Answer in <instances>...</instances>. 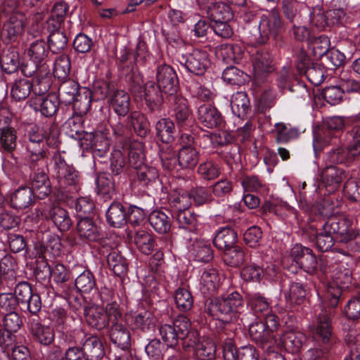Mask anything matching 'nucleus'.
Masks as SVG:
<instances>
[{
	"label": "nucleus",
	"instance_id": "412c9836",
	"mask_svg": "<svg viewBox=\"0 0 360 360\" xmlns=\"http://www.w3.org/2000/svg\"><path fill=\"white\" fill-rule=\"evenodd\" d=\"M41 214L44 219L51 221L61 232L68 231L72 225L68 211L59 205H54L44 210Z\"/></svg>",
	"mask_w": 360,
	"mask_h": 360
},
{
	"label": "nucleus",
	"instance_id": "ea45409f",
	"mask_svg": "<svg viewBox=\"0 0 360 360\" xmlns=\"http://www.w3.org/2000/svg\"><path fill=\"white\" fill-rule=\"evenodd\" d=\"M108 224L115 228H120L127 223V211L119 202H113L106 212Z\"/></svg>",
	"mask_w": 360,
	"mask_h": 360
},
{
	"label": "nucleus",
	"instance_id": "864d4df0",
	"mask_svg": "<svg viewBox=\"0 0 360 360\" xmlns=\"http://www.w3.org/2000/svg\"><path fill=\"white\" fill-rule=\"evenodd\" d=\"M148 221L154 230L159 233H166L171 229L170 217L161 210L153 211L149 214Z\"/></svg>",
	"mask_w": 360,
	"mask_h": 360
},
{
	"label": "nucleus",
	"instance_id": "c03bdc74",
	"mask_svg": "<svg viewBox=\"0 0 360 360\" xmlns=\"http://www.w3.org/2000/svg\"><path fill=\"white\" fill-rule=\"evenodd\" d=\"M250 100L245 92L238 91L233 94L231 107L233 113L240 119H243L250 112Z\"/></svg>",
	"mask_w": 360,
	"mask_h": 360
},
{
	"label": "nucleus",
	"instance_id": "c9c22d12",
	"mask_svg": "<svg viewBox=\"0 0 360 360\" xmlns=\"http://www.w3.org/2000/svg\"><path fill=\"white\" fill-rule=\"evenodd\" d=\"M238 234L229 227H223L217 231L213 240L214 245L219 250L225 251L236 245Z\"/></svg>",
	"mask_w": 360,
	"mask_h": 360
},
{
	"label": "nucleus",
	"instance_id": "423d86ee",
	"mask_svg": "<svg viewBox=\"0 0 360 360\" xmlns=\"http://www.w3.org/2000/svg\"><path fill=\"white\" fill-rule=\"evenodd\" d=\"M282 26V18L277 11H273L267 15H263L258 26V34L255 36V43L258 45L265 44L273 37L276 39L278 46H283V39L278 36Z\"/></svg>",
	"mask_w": 360,
	"mask_h": 360
},
{
	"label": "nucleus",
	"instance_id": "5701e85b",
	"mask_svg": "<svg viewBox=\"0 0 360 360\" xmlns=\"http://www.w3.org/2000/svg\"><path fill=\"white\" fill-rule=\"evenodd\" d=\"M197 117L199 122L208 129L221 128L224 125L221 112L210 104L200 105L198 109Z\"/></svg>",
	"mask_w": 360,
	"mask_h": 360
},
{
	"label": "nucleus",
	"instance_id": "cd10ccee",
	"mask_svg": "<svg viewBox=\"0 0 360 360\" xmlns=\"http://www.w3.org/2000/svg\"><path fill=\"white\" fill-rule=\"evenodd\" d=\"M62 243L58 236L46 233L44 234L41 242L37 244V249L39 250V258H46L47 254L57 257L61 254Z\"/></svg>",
	"mask_w": 360,
	"mask_h": 360
},
{
	"label": "nucleus",
	"instance_id": "a878e982",
	"mask_svg": "<svg viewBox=\"0 0 360 360\" xmlns=\"http://www.w3.org/2000/svg\"><path fill=\"white\" fill-rule=\"evenodd\" d=\"M79 237L90 242H98L103 238L102 231L90 217H81L77 224Z\"/></svg>",
	"mask_w": 360,
	"mask_h": 360
},
{
	"label": "nucleus",
	"instance_id": "bb28decb",
	"mask_svg": "<svg viewBox=\"0 0 360 360\" xmlns=\"http://www.w3.org/2000/svg\"><path fill=\"white\" fill-rule=\"evenodd\" d=\"M110 108L120 117H125L129 115L131 99L127 92L117 89L108 101Z\"/></svg>",
	"mask_w": 360,
	"mask_h": 360
},
{
	"label": "nucleus",
	"instance_id": "a211bd4d",
	"mask_svg": "<svg viewBox=\"0 0 360 360\" xmlns=\"http://www.w3.org/2000/svg\"><path fill=\"white\" fill-rule=\"evenodd\" d=\"M251 340L262 349L269 348L276 344L274 332L262 321H255L249 326Z\"/></svg>",
	"mask_w": 360,
	"mask_h": 360
},
{
	"label": "nucleus",
	"instance_id": "774afa93",
	"mask_svg": "<svg viewBox=\"0 0 360 360\" xmlns=\"http://www.w3.org/2000/svg\"><path fill=\"white\" fill-rule=\"evenodd\" d=\"M195 352L200 360L214 359L217 352L216 344L212 340L204 339L198 343Z\"/></svg>",
	"mask_w": 360,
	"mask_h": 360
},
{
	"label": "nucleus",
	"instance_id": "1a4fd4ad",
	"mask_svg": "<svg viewBox=\"0 0 360 360\" xmlns=\"http://www.w3.org/2000/svg\"><path fill=\"white\" fill-rule=\"evenodd\" d=\"M324 224L328 233H331L340 243H348L358 235L353 221L349 218H329Z\"/></svg>",
	"mask_w": 360,
	"mask_h": 360
},
{
	"label": "nucleus",
	"instance_id": "ddd939ff",
	"mask_svg": "<svg viewBox=\"0 0 360 360\" xmlns=\"http://www.w3.org/2000/svg\"><path fill=\"white\" fill-rule=\"evenodd\" d=\"M184 320V315L178 316L172 325L164 324L160 327V334L167 349L181 348L179 340L181 337H184V333L186 330Z\"/></svg>",
	"mask_w": 360,
	"mask_h": 360
},
{
	"label": "nucleus",
	"instance_id": "bf43d9fd",
	"mask_svg": "<svg viewBox=\"0 0 360 360\" xmlns=\"http://www.w3.org/2000/svg\"><path fill=\"white\" fill-rule=\"evenodd\" d=\"M17 146L16 131L13 127H0V147L3 152L11 153Z\"/></svg>",
	"mask_w": 360,
	"mask_h": 360
},
{
	"label": "nucleus",
	"instance_id": "c85d7f7f",
	"mask_svg": "<svg viewBox=\"0 0 360 360\" xmlns=\"http://www.w3.org/2000/svg\"><path fill=\"white\" fill-rule=\"evenodd\" d=\"M346 178V172L342 168L332 165L326 167L321 174L322 183L330 192L336 190Z\"/></svg>",
	"mask_w": 360,
	"mask_h": 360
},
{
	"label": "nucleus",
	"instance_id": "13d9d810",
	"mask_svg": "<svg viewBox=\"0 0 360 360\" xmlns=\"http://www.w3.org/2000/svg\"><path fill=\"white\" fill-rule=\"evenodd\" d=\"M207 14L211 21L230 20L233 17L230 6L223 2L214 3L208 6Z\"/></svg>",
	"mask_w": 360,
	"mask_h": 360
},
{
	"label": "nucleus",
	"instance_id": "37998d69",
	"mask_svg": "<svg viewBox=\"0 0 360 360\" xmlns=\"http://www.w3.org/2000/svg\"><path fill=\"white\" fill-rule=\"evenodd\" d=\"M188 248L189 252L195 257V260L198 262H209L214 257L213 250L210 245L204 240L194 238Z\"/></svg>",
	"mask_w": 360,
	"mask_h": 360
},
{
	"label": "nucleus",
	"instance_id": "473e14b6",
	"mask_svg": "<svg viewBox=\"0 0 360 360\" xmlns=\"http://www.w3.org/2000/svg\"><path fill=\"white\" fill-rule=\"evenodd\" d=\"M86 146L93 150L94 155L103 157L110 148V141L102 131L89 132L86 134Z\"/></svg>",
	"mask_w": 360,
	"mask_h": 360
},
{
	"label": "nucleus",
	"instance_id": "9b49d317",
	"mask_svg": "<svg viewBox=\"0 0 360 360\" xmlns=\"http://www.w3.org/2000/svg\"><path fill=\"white\" fill-rule=\"evenodd\" d=\"M168 99L179 131H188L189 128H192L194 121L188 100L179 94Z\"/></svg>",
	"mask_w": 360,
	"mask_h": 360
},
{
	"label": "nucleus",
	"instance_id": "2eb2a0df",
	"mask_svg": "<svg viewBox=\"0 0 360 360\" xmlns=\"http://www.w3.org/2000/svg\"><path fill=\"white\" fill-rule=\"evenodd\" d=\"M120 76L133 96L142 97L144 86L143 77L135 64L122 66Z\"/></svg>",
	"mask_w": 360,
	"mask_h": 360
},
{
	"label": "nucleus",
	"instance_id": "8fccbe9b",
	"mask_svg": "<svg viewBox=\"0 0 360 360\" xmlns=\"http://www.w3.org/2000/svg\"><path fill=\"white\" fill-rule=\"evenodd\" d=\"M27 56L37 62L46 65L49 56V48L43 39H37L32 42L26 51Z\"/></svg>",
	"mask_w": 360,
	"mask_h": 360
},
{
	"label": "nucleus",
	"instance_id": "6e6d98bb",
	"mask_svg": "<svg viewBox=\"0 0 360 360\" xmlns=\"http://www.w3.org/2000/svg\"><path fill=\"white\" fill-rule=\"evenodd\" d=\"M199 153L195 147L181 148L178 153V165L180 169H191L198 164Z\"/></svg>",
	"mask_w": 360,
	"mask_h": 360
},
{
	"label": "nucleus",
	"instance_id": "4be33fe9",
	"mask_svg": "<svg viewBox=\"0 0 360 360\" xmlns=\"http://www.w3.org/2000/svg\"><path fill=\"white\" fill-rule=\"evenodd\" d=\"M162 88L155 81H148L143 87L142 96L147 107L151 112L160 111L164 103Z\"/></svg>",
	"mask_w": 360,
	"mask_h": 360
},
{
	"label": "nucleus",
	"instance_id": "7c9ffc66",
	"mask_svg": "<svg viewBox=\"0 0 360 360\" xmlns=\"http://www.w3.org/2000/svg\"><path fill=\"white\" fill-rule=\"evenodd\" d=\"M35 195L30 186H20L10 196V202L12 207L16 210H23L34 203Z\"/></svg>",
	"mask_w": 360,
	"mask_h": 360
},
{
	"label": "nucleus",
	"instance_id": "39448f33",
	"mask_svg": "<svg viewBox=\"0 0 360 360\" xmlns=\"http://www.w3.org/2000/svg\"><path fill=\"white\" fill-rule=\"evenodd\" d=\"M345 128V120L341 117H333L326 119L314 131L313 146L316 154L328 146L335 133Z\"/></svg>",
	"mask_w": 360,
	"mask_h": 360
},
{
	"label": "nucleus",
	"instance_id": "7ed1b4c3",
	"mask_svg": "<svg viewBox=\"0 0 360 360\" xmlns=\"http://www.w3.org/2000/svg\"><path fill=\"white\" fill-rule=\"evenodd\" d=\"M52 172L61 192L75 193L79 189L81 176L72 165L66 162L62 153L55 151L51 157Z\"/></svg>",
	"mask_w": 360,
	"mask_h": 360
},
{
	"label": "nucleus",
	"instance_id": "3c124183",
	"mask_svg": "<svg viewBox=\"0 0 360 360\" xmlns=\"http://www.w3.org/2000/svg\"><path fill=\"white\" fill-rule=\"evenodd\" d=\"M7 263H14L13 257L10 255L4 256L0 262V290L11 288L17 281L14 271L4 267Z\"/></svg>",
	"mask_w": 360,
	"mask_h": 360
},
{
	"label": "nucleus",
	"instance_id": "f03ea898",
	"mask_svg": "<svg viewBox=\"0 0 360 360\" xmlns=\"http://www.w3.org/2000/svg\"><path fill=\"white\" fill-rule=\"evenodd\" d=\"M243 304L242 295L234 291L226 296L207 300L205 304V311L216 319L230 323L237 319L238 309Z\"/></svg>",
	"mask_w": 360,
	"mask_h": 360
},
{
	"label": "nucleus",
	"instance_id": "69168bd1",
	"mask_svg": "<svg viewBox=\"0 0 360 360\" xmlns=\"http://www.w3.org/2000/svg\"><path fill=\"white\" fill-rule=\"evenodd\" d=\"M75 287L82 293L96 291L97 288L94 275L89 270L84 271L76 278Z\"/></svg>",
	"mask_w": 360,
	"mask_h": 360
},
{
	"label": "nucleus",
	"instance_id": "dca6fc26",
	"mask_svg": "<svg viewBox=\"0 0 360 360\" xmlns=\"http://www.w3.org/2000/svg\"><path fill=\"white\" fill-rule=\"evenodd\" d=\"M28 320L31 340L42 346L51 345L55 337L53 330L48 326L43 325L39 317H29Z\"/></svg>",
	"mask_w": 360,
	"mask_h": 360
},
{
	"label": "nucleus",
	"instance_id": "a19ab883",
	"mask_svg": "<svg viewBox=\"0 0 360 360\" xmlns=\"http://www.w3.org/2000/svg\"><path fill=\"white\" fill-rule=\"evenodd\" d=\"M128 169L125 155L120 150H114L109 160L110 174L112 178L120 179L122 175L127 174Z\"/></svg>",
	"mask_w": 360,
	"mask_h": 360
},
{
	"label": "nucleus",
	"instance_id": "72a5a7b5",
	"mask_svg": "<svg viewBox=\"0 0 360 360\" xmlns=\"http://www.w3.org/2000/svg\"><path fill=\"white\" fill-rule=\"evenodd\" d=\"M31 189L39 199H44L51 193L52 186L48 174L44 171L34 172L31 180Z\"/></svg>",
	"mask_w": 360,
	"mask_h": 360
},
{
	"label": "nucleus",
	"instance_id": "0e129e2a",
	"mask_svg": "<svg viewBox=\"0 0 360 360\" xmlns=\"http://www.w3.org/2000/svg\"><path fill=\"white\" fill-rule=\"evenodd\" d=\"M274 133L277 143H286L297 139L300 134L298 129L282 122L276 124Z\"/></svg>",
	"mask_w": 360,
	"mask_h": 360
},
{
	"label": "nucleus",
	"instance_id": "4c0bfd02",
	"mask_svg": "<svg viewBox=\"0 0 360 360\" xmlns=\"http://www.w3.org/2000/svg\"><path fill=\"white\" fill-rule=\"evenodd\" d=\"M107 263L115 275L123 278L128 271V263L120 252L115 248H110V251L106 255Z\"/></svg>",
	"mask_w": 360,
	"mask_h": 360
},
{
	"label": "nucleus",
	"instance_id": "393cba45",
	"mask_svg": "<svg viewBox=\"0 0 360 360\" xmlns=\"http://www.w3.org/2000/svg\"><path fill=\"white\" fill-rule=\"evenodd\" d=\"M288 330L285 331L282 337V344L286 351L292 354L300 352L306 344L307 338L306 335L293 328V325L288 326Z\"/></svg>",
	"mask_w": 360,
	"mask_h": 360
},
{
	"label": "nucleus",
	"instance_id": "09e8293b",
	"mask_svg": "<svg viewBox=\"0 0 360 360\" xmlns=\"http://www.w3.org/2000/svg\"><path fill=\"white\" fill-rule=\"evenodd\" d=\"M36 103V110H39L46 117H52L58 110L60 103L58 96L53 94H48L46 97H39Z\"/></svg>",
	"mask_w": 360,
	"mask_h": 360
},
{
	"label": "nucleus",
	"instance_id": "c756f323",
	"mask_svg": "<svg viewBox=\"0 0 360 360\" xmlns=\"http://www.w3.org/2000/svg\"><path fill=\"white\" fill-rule=\"evenodd\" d=\"M132 238L137 249L144 255H150L158 250L155 236L145 229L135 230Z\"/></svg>",
	"mask_w": 360,
	"mask_h": 360
},
{
	"label": "nucleus",
	"instance_id": "f3484780",
	"mask_svg": "<svg viewBox=\"0 0 360 360\" xmlns=\"http://www.w3.org/2000/svg\"><path fill=\"white\" fill-rule=\"evenodd\" d=\"M224 360H258L257 349L252 345L237 349L231 339H227L221 345Z\"/></svg>",
	"mask_w": 360,
	"mask_h": 360
},
{
	"label": "nucleus",
	"instance_id": "0eeeda50",
	"mask_svg": "<svg viewBox=\"0 0 360 360\" xmlns=\"http://www.w3.org/2000/svg\"><path fill=\"white\" fill-rule=\"evenodd\" d=\"M3 12L6 20L2 27L1 37L4 43L11 44L15 41L23 32L25 17L16 8L4 7Z\"/></svg>",
	"mask_w": 360,
	"mask_h": 360
},
{
	"label": "nucleus",
	"instance_id": "de8ad7c7",
	"mask_svg": "<svg viewBox=\"0 0 360 360\" xmlns=\"http://www.w3.org/2000/svg\"><path fill=\"white\" fill-rule=\"evenodd\" d=\"M33 89V79L20 78L15 79L12 84L11 96L17 101L25 100Z\"/></svg>",
	"mask_w": 360,
	"mask_h": 360
},
{
	"label": "nucleus",
	"instance_id": "052dcab7",
	"mask_svg": "<svg viewBox=\"0 0 360 360\" xmlns=\"http://www.w3.org/2000/svg\"><path fill=\"white\" fill-rule=\"evenodd\" d=\"M285 297L290 304H302L306 300V286L304 283L294 281L285 292Z\"/></svg>",
	"mask_w": 360,
	"mask_h": 360
},
{
	"label": "nucleus",
	"instance_id": "f257e3e1",
	"mask_svg": "<svg viewBox=\"0 0 360 360\" xmlns=\"http://www.w3.org/2000/svg\"><path fill=\"white\" fill-rule=\"evenodd\" d=\"M331 312L325 311L318 318L314 338L324 345L323 349L313 348L306 354V360H329L332 351L336 347V338L333 333Z\"/></svg>",
	"mask_w": 360,
	"mask_h": 360
},
{
	"label": "nucleus",
	"instance_id": "5fc2aeb1",
	"mask_svg": "<svg viewBox=\"0 0 360 360\" xmlns=\"http://www.w3.org/2000/svg\"><path fill=\"white\" fill-rule=\"evenodd\" d=\"M217 53L226 63H238L243 58V51L240 46L233 44H221Z\"/></svg>",
	"mask_w": 360,
	"mask_h": 360
},
{
	"label": "nucleus",
	"instance_id": "58836bf2",
	"mask_svg": "<svg viewBox=\"0 0 360 360\" xmlns=\"http://www.w3.org/2000/svg\"><path fill=\"white\" fill-rule=\"evenodd\" d=\"M127 120L131 131H134L137 136L145 138L150 134V122L146 117L141 112H131L127 116Z\"/></svg>",
	"mask_w": 360,
	"mask_h": 360
},
{
	"label": "nucleus",
	"instance_id": "aec40b11",
	"mask_svg": "<svg viewBox=\"0 0 360 360\" xmlns=\"http://www.w3.org/2000/svg\"><path fill=\"white\" fill-rule=\"evenodd\" d=\"M302 236L311 242H315L316 248L321 252H327L330 250L336 241L333 236L328 233L325 224L319 232L311 226L304 228L302 229Z\"/></svg>",
	"mask_w": 360,
	"mask_h": 360
},
{
	"label": "nucleus",
	"instance_id": "79ce46f5",
	"mask_svg": "<svg viewBox=\"0 0 360 360\" xmlns=\"http://www.w3.org/2000/svg\"><path fill=\"white\" fill-rule=\"evenodd\" d=\"M157 138L164 143L174 141L175 124L169 118H161L155 126Z\"/></svg>",
	"mask_w": 360,
	"mask_h": 360
},
{
	"label": "nucleus",
	"instance_id": "b1692460",
	"mask_svg": "<svg viewBox=\"0 0 360 360\" xmlns=\"http://www.w3.org/2000/svg\"><path fill=\"white\" fill-rule=\"evenodd\" d=\"M77 335L85 338L84 341L82 342V348L86 360H101L104 356V347L98 337H86L81 330L77 331Z\"/></svg>",
	"mask_w": 360,
	"mask_h": 360
},
{
	"label": "nucleus",
	"instance_id": "f704fd0d",
	"mask_svg": "<svg viewBox=\"0 0 360 360\" xmlns=\"http://www.w3.org/2000/svg\"><path fill=\"white\" fill-rule=\"evenodd\" d=\"M110 341L122 349H127L131 346V335L124 323L112 324L109 330Z\"/></svg>",
	"mask_w": 360,
	"mask_h": 360
},
{
	"label": "nucleus",
	"instance_id": "9d476101",
	"mask_svg": "<svg viewBox=\"0 0 360 360\" xmlns=\"http://www.w3.org/2000/svg\"><path fill=\"white\" fill-rule=\"evenodd\" d=\"M254 83L261 86L268 80L270 73L275 70L272 56L266 50H259L252 57Z\"/></svg>",
	"mask_w": 360,
	"mask_h": 360
},
{
	"label": "nucleus",
	"instance_id": "2f4dec72",
	"mask_svg": "<svg viewBox=\"0 0 360 360\" xmlns=\"http://www.w3.org/2000/svg\"><path fill=\"white\" fill-rule=\"evenodd\" d=\"M86 323L98 330H101L108 326L106 313L103 308L98 306L86 307L84 310Z\"/></svg>",
	"mask_w": 360,
	"mask_h": 360
},
{
	"label": "nucleus",
	"instance_id": "6ab92c4d",
	"mask_svg": "<svg viewBox=\"0 0 360 360\" xmlns=\"http://www.w3.org/2000/svg\"><path fill=\"white\" fill-rule=\"evenodd\" d=\"M115 294L112 290L105 288L100 292V297L103 302H107L105 312L106 313L107 322L109 325L123 323V311L117 300L114 299Z\"/></svg>",
	"mask_w": 360,
	"mask_h": 360
},
{
	"label": "nucleus",
	"instance_id": "6e6552de",
	"mask_svg": "<svg viewBox=\"0 0 360 360\" xmlns=\"http://www.w3.org/2000/svg\"><path fill=\"white\" fill-rule=\"evenodd\" d=\"M176 60L188 72L198 76L203 75L210 65L208 53L200 49H194L187 55L177 53Z\"/></svg>",
	"mask_w": 360,
	"mask_h": 360
},
{
	"label": "nucleus",
	"instance_id": "49530a36",
	"mask_svg": "<svg viewBox=\"0 0 360 360\" xmlns=\"http://www.w3.org/2000/svg\"><path fill=\"white\" fill-rule=\"evenodd\" d=\"M124 118L118 117L117 120L112 122L110 124L112 135L122 144L127 143L132 136V131L129 123H128L127 116L125 117V119Z\"/></svg>",
	"mask_w": 360,
	"mask_h": 360
},
{
	"label": "nucleus",
	"instance_id": "20e7f679",
	"mask_svg": "<svg viewBox=\"0 0 360 360\" xmlns=\"http://www.w3.org/2000/svg\"><path fill=\"white\" fill-rule=\"evenodd\" d=\"M352 272L349 268L340 266L333 276L327 287L324 304L326 307L333 309L338 307L343 299V292L352 283Z\"/></svg>",
	"mask_w": 360,
	"mask_h": 360
},
{
	"label": "nucleus",
	"instance_id": "a18cd8bd",
	"mask_svg": "<svg viewBox=\"0 0 360 360\" xmlns=\"http://www.w3.org/2000/svg\"><path fill=\"white\" fill-rule=\"evenodd\" d=\"M248 305L257 317H263L270 312V302L263 295L257 292L249 295Z\"/></svg>",
	"mask_w": 360,
	"mask_h": 360
},
{
	"label": "nucleus",
	"instance_id": "f8f14e48",
	"mask_svg": "<svg viewBox=\"0 0 360 360\" xmlns=\"http://www.w3.org/2000/svg\"><path fill=\"white\" fill-rule=\"evenodd\" d=\"M156 83L162 88L167 98L178 94L179 79L176 71L167 64L159 65L156 68Z\"/></svg>",
	"mask_w": 360,
	"mask_h": 360
},
{
	"label": "nucleus",
	"instance_id": "603ef678",
	"mask_svg": "<svg viewBox=\"0 0 360 360\" xmlns=\"http://www.w3.org/2000/svg\"><path fill=\"white\" fill-rule=\"evenodd\" d=\"M302 3L296 0H282L281 8L285 18L290 23H299L303 21Z\"/></svg>",
	"mask_w": 360,
	"mask_h": 360
},
{
	"label": "nucleus",
	"instance_id": "338daca9",
	"mask_svg": "<svg viewBox=\"0 0 360 360\" xmlns=\"http://www.w3.org/2000/svg\"><path fill=\"white\" fill-rule=\"evenodd\" d=\"M117 89V86L114 82L97 81L94 84L93 90L91 91V97L94 96L97 100L107 98L108 101L110 96Z\"/></svg>",
	"mask_w": 360,
	"mask_h": 360
},
{
	"label": "nucleus",
	"instance_id": "4d7b16f0",
	"mask_svg": "<svg viewBox=\"0 0 360 360\" xmlns=\"http://www.w3.org/2000/svg\"><path fill=\"white\" fill-rule=\"evenodd\" d=\"M341 205V200L335 194H330L325 196L317 205L319 214L322 216L330 218L339 212V207Z\"/></svg>",
	"mask_w": 360,
	"mask_h": 360
},
{
	"label": "nucleus",
	"instance_id": "680f3d73",
	"mask_svg": "<svg viewBox=\"0 0 360 360\" xmlns=\"http://www.w3.org/2000/svg\"><path fill=\"white\" fill-rule=\"evenodd\" d=\"M358 155L352 146L349 148L339 147L328 153L327 161L331 164H343L352 161Z\"/></svg>",
	"mask_w": 360,
	"mask_h": 360
},
{
	"label": "nucleus",
	"instance_id": "e433bc0d",
	"mask_svg": "<svg viewBox=\"0 0 360 360\" xmlns=\"http://www.w3.org/2000/svg\"><path fill=\"white\" fill-rule=\"evenodd\" d=\"M79 85L74 79L68 78L60 82L58 88V96L60 103L65 105H71L77 95L81 93L79 91Z\"/></svg>",
	"mask_w": 360,
	"mask_h": 360
},
{
	"label": "nucleus",
	"instance_id": "e2e57ef3",
	"mask_svg": "<svg viewBox=\"0 0 360 360\" xmlns=\"http://www.w3.org/2000/svg\"><path fill=\"white\" fill-rule=\"evenodd\" d=\"M84 119L80 115H73L65 122L69 136L77 140H85L86 134L84 130Z\"/></svg>",
	"mask_w": 360,
	"mask_h": 360
},
{
	"label": "nucleus",
	"instance_id": "4468645a",
	"mask_svg": "<svg viewBox=\"0 0 360 360\" xmlns=\"http://www.w3.org/2000/svg\"><path fill=\"white\" fill-rule=\"evenodd\" d=\"M290 259L300 269L309 274H314L318 261L313 250L307 247L296 244L290 250Z\"/></svg>",
	"mask_w": 360,
	"mask_h": 360
}]
</instances>
